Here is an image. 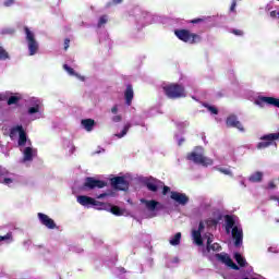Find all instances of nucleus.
Returning <instances> with one entry per match:
<instances>
[{"mask_svg": "<svg viewBox=\"0 0 279 279\" xmlns=\"http://www.w3.org/2000/svg\"><path fill=\"white\" fill-rule=\"evenodd\" d=\"M163 93L168 99H182L186 97V89L182 84L171 83L163 86Z\"/></svg>", "mask_w": 279, "mask_h": 279, "instance_id": "nucleus-1", "label": "nucleus"}, {"mask_svg": "<svg viewBox=\"0 0 279 279\" xmlns=\"http://www.w3.org/2000/svg\"><path fill=\"white\" fill-rule=\"evenodd\" d=\"M174 36H177L179 40H182V43H189L190 45L202 43V36L191 33L189 29H175Z\"/></svg>", "mask_w": 279, "mask_h": 279, "instance_id": "nucleus-2", "label": "nucleus"}, {"mask_svg": "<svg viewBox=\"0 0 279 279\" xmlns=\"http://www.w3.org/2000/svg\"><path fill=\"white\" fill-rule=\"evenodd\" d=\"M186 160H191L195 165H202V167H210L213 165V159L195 151L189 153Z\"/></svg>", "mask_w": 279, "mask_h": 279, "instance_id": "nucleus-3", "label": "nucleus"}, {"mask_svg": "<svg viewBox=\"0 0 279 279\" xmlns=\"http://www.w3.org/2000/svg\"><path fill=\"white\" fill-rule=\"evenodd\" d=\"M77 202L81 204V206H95L99 210H106L108 205L106 203H101L99 201H96L93 197L86 196V195H80L77 196Z\"/></svg>", "mask_w": 279, "mask_h": 279, "instance_id": "nucleus-4", "label": "nucleus"}, {"mask_svg": "<svg viewBox=\"0 0 279 279\" xmlns=\"http://www.w3.org/2000/svg\"><path fill=\"white\" fill-rule=\"evenodd\" d=\"M24 32L26 34V40L28 43V53L29 56H36L38 53V41L29 27L25 26Z\"/></svg>", "mask_w": 279, "mask_h": 279, "instance_id": "nucleus-5", "label": "nucleus"}, {"mask_svg": "<svg viewBox=\"0 0 279 279\" xmlns=\"http://www.w3.org/2000/svg\"><path fill=\"white\" fill-rule=\"evenodd\" d=\"M260 141L262 142L257 143V149H267V147H271V145H276V141H279V132L263 135L260 137Z\"/></svg>", "mask_w": 279, "mask_h": 279, "instance_id": "nucleus-6", "label": "nucleus"}, {"mask_svg": "<svg viewBox=\"0 0 279 279\" xmlns=\"http://www.w3.org/2000/svg\"><path fill=\"white\" fill-rule=\"evenodd\" d=\"M16 134H20L19 136V141H17V145L20 147H25L26 143H27V133H25V130L23 129L22 125H17L15 128H12L10 130V137L13 138L14 136H16Z\"/></svg>", "mask_w": 279, "mask_h": 279, "instance_id": "nucleus-7", "label": "nucleus"}, {"mask_svg": "<svg viewBox=\"0 0 279 279\" xmlns=\"http://www.w3.org/2000/svg\"><path fill=\"white\" fill-rule=\"evenodd\" d=\"M107 183L102 180H97L93 177H87L83 184V189H88V191H93L94 189H104Z\"/></svg>", "mask_w": 279, "mask_h": 279, "instance_id": "nucleus-8", "label": "nucleus"}, {"mask_svg": "<svg viewBox=\"0 0 279 279\" xmlns=\"http://www.w3.org/2000/svg\"><path fill=\"white\" fill-rule=\"evenodd\" d=\"M265 104H267V106H275V108H279V99L278 98L268 97V96H259L255 100V105L259 106V108H265Z\"/></svg>", "mask_w": 279, "mask_h": 279, "instance_id": "nucleus-9", "label": "nucleus"}, {"mask_svg": "<svg viewBox=\"0 0 279 279\" xmlns=\"http://www.w3.org/2000/svg\"><path fill=\"white\" fill-rule=\"evenodd\" d=\"M111 186H113L116 191H128L130 183L125 180V177H114L111 179Z\"/></svg>", "mask_w": 279, "mask_h": 279, "instance_id": "nucleus-10", "label": "nucleus"}, {"mask_svg": "<svg viewBox=\"0 0 279 279\" xmlns=\"http://www.w3.org/2000/svg\"><path fill=\"white\" fill-rule=\"evenodd\" d=\"M141 203L145 205L146 209H148L149 213H156V210H162V208H165V205L155 199L147 201L145 198H142Z\"/></svg>", "mask_w": 279, "mask_h": 279, "instance_id": "nucleus-11", "label": "nucleus"}, {"mask_svg": "<svg viewBox=\"0 0 279 279\" xmlns=\"http://www.w3.org/2000/svg\"><path fill=\"white\" fill-rule=\"evenodd\" d=\"M37 217L41 226H45L46 228H48V230H56V221L47 216V214L38 213Z\"/></svg>", "mask_w": 279, "mask_h": 279, "instance_id": "nucleus-12", "label": "nucleus"}, {"mask_svg": "<svg viewBox=\"0 0 279 279\" xmlns=\"http://www.w3.org/2000/svg\"><path fill=\"white\" fill-rule=\"evenodd\" d=\"M170 197L173 199V202L180 204V206H186L189 204V197L184 193L173 191L170 193Z\"/></svg>", "mask_w": 279, "mask_h": 279, "instance_id": "nucleus-13", "label": "nucleus"}, {"mask_svg": "<svg viewBox=\"0 0 279 279\" xmlns=\"http://www.w3.org/2000/svg\"><path fill=\"white\" fill-rule=\"evenodd\" d=\"M231 234L234 239L235 247H241L243 244V229H239V227H233Z\"/></svg>", "mask_w": 279, "mask_h": 279, "instance_id": "nucleus-14", "label": "nucleus"}, {"mask_svg": "<svg viewBox=\"0 0 279 279\" xmlns=\"http://www.w3.org/2000/svg\"><path fill=\"white\" fill-rule=\"evenodd\" d=\"M227 125L228 128H236V130H240V132H245L243 124L238 121L236 116H229L227 118Z\"/></svg>", "mask_w": 279, "mask_h": 279, "instance_id": "nucleus-15", "label": "nucleus"}, {"mask_svg": "<svg viewBox=\"0 0 279 279\" xmlns=\"http://www.w3.org/2000/svg\"><path fill=\"white\" fill-rule=\"evenodd\" d=\"M124 99L126 106H132V101L134 99V87L131 84L126 85V89L124 92Z\"/></svg>", "mask_w": 279, "mask_h": 279, "instance_id": "nucleus-16", "label": "nucleus"}, {"mask_svg": "<svg viewBox=\"0 0 279 279\" xmlns=\"http://www.w3.org/2000/svg\"><path fill=\"white\" fill-rule=\"evenodd\" d=\"M23 154H24L23 161L32 162V160H34V154H36V150H34V148L32 147H26Z\"/></svg>", "mask_w": 279, "mask_h": 279, "instance_id": "nucleus-17", "label": "nucleus"}, {"mask_svg": "<svg viewBox=\"0 0 279 279\" xmlns=\"http://www.w3.org/2000/svg\"><path fill=\"white\" fill-rule=\"evenodd\" d=\"M81 124L87 132H93V129L95 128V120L84 119L81 121Z\"/></svg>", "mask_w": 279, "mask_h": 279, "instance_id": "nucleus-18", "label": "nucleus"}, {"mask_svg": "<svg viewBox=\"0 0 279 279\" xmlns=\"http://www.w3.org/2000/svg\"><path fill=\"white\" fill-rule=\"evenodd\" d=\"M225 221H226V230L228 233H230V230H233L234 227V218L230 215L225 216Z\"/></svg>", "mask_w": 279, "mask_h": 279, "instance_id": "nucleus-19", "label": "nucleus"}, {"mask_svg": "<svg viewBox=\"0 0 279 279\" xmlns=\"http://www.w3.org/2000/svg\"><path fill=\"white\" fill-rule=\"evenodd\" d=\"M192 238L195 245L202 246L204 245V240L202 239V233L199 231H192Z\"/></svg>", "mask_w": 279, "mask_h": 279, "instance_id": "nucleus-20", "label": "nucleus"}, {"mask_svg": "<svg viewBox=\"0 0 279 279\" xmlns=\"http://www.w3.org/2000/svg\"><path fill=\"white\" fill-rule=\"evenodd\" d=\"M248 180L250 182H253V183L263 182V172L260 171L254 172L253 174L250 175Z\"/></svg>", "mask_w": 279, "mask_h": 279, "instance_id": "nucleus-21", "label": "nucleus"}, {"mask_svg": "<svg viewBox=\"0 0 279 279\" xmlns=\"http://www.w3.org/2000/svg\"><path fill=\"white\" fill-rule=\"evenodd\" d=\"M23 99V97H21V95L16 94L15 96H11L8 98V106H16V104H19L21 100Z\"/></svg>", "mask_w": 279, "mask_h": 279, "instance_id": "nucleus-22", "label": "nucleus"}, {"mask_svg": "<svg viewBox=\"0 0 279 279\" xmlns=\"http://www.w3.org/2000/svg\"><path fill=\"white\" fill-rule=\"evenodd\" d=\"M234 259L238 263V265H240V267H245L247 265V260H245V257H243L241 253H235Z\"/></svg>", "mask_w": 279, "mask_h": 279, "instance_id": "nucleus-23", "label": "nucleus"}, {"mask_svg": "<svg viewBox=\"0 0 279 279\" xmlns=\"http://www.w3.org/2000/svg\"><path fill=\"white\" fill-rule=\"evenodd\" d=\"M216 258L218 259V260H220V263H223L225 265H229V263L232 260V258H230L229 256H228V254H225V255H222V254H216Z\"/></svg>", "mask_w": 279, "mask_h": 279, "instance_id": "nucleus-24", "label": "nucleus"}, {"mask_svg": "<svg viewBox=\"0 0 279 279\" xmlns=\"http://www.w3.org/2000/svg\"><path fill=\"white\" fill-rule=\"evenodd\" d=\"M182 240V233L178 232L170 240V245H180V241Z\"/></svg>", "mask_w": 279, "mask_h": 279, "instance_id": "nucleus-25", "label": "nucleus"}, {"mask_svg": "<svg viewBox=\"0 0 279 279\" xmlns=\"http://www.w3.org/2000/svg\"><path fill=\"white\" fill-rule=\"evenodd\" d=\"M146 187L148 189V191H151V193L158 192V184H156L151 181L146 182Z\"/></svg>", "mask_w": 279, "mask_h": 279, "instance_id": "nucleus-26", "label": "nucleus"}, {"mask_svg": "<svg viewBox=\"0 0 279 279\" xmlns=\"http://www.w3.org/2000/svg\"><path fill=\"white\" fill-rule=\"evenodd\" d=\"M132 128V124H130V123H128L124 128H123V130L121 131V133L120 134H116V136L118 137V138H123V136H125V134H128V132H130V129Z\"/></svg>", "mask_w": 279, "mask_h": 279, "instance_id": "nucleus-27", "label": "nucleus"}, {"mask_svg": "<svg viewBox=\"0 0 279 279\" xmlns=\"http://www.w3.org/2000/svg\"><path fill=\"white\" fill-rule=\"evenodd\" d=\"M110 213H112V215H116V217H121V215H123V210H121L119 206H111Z\"/></svg>", "mask_w": 279, "mask_h": 279, "instance_id": "nucleus-28", "label": "nucleus"}, {"mask_svg": "<svg viewBox=\"0 0 279 279\" xmlns=\"http://www.w3.org/2000/svg\"><path fill=\"white\" fill-rule=\"evenodd\" d=\"M0 60H10V53L3 49V46H0Z\"/></svg>", "mask_w": 279, "mask_h": 279, "instance_id": "nucleus-29", "label": "nucleus"}, {"mask_svg": "<svg viewBox=\"0 0 279 279\" xmlns=\"http://www.w3.org/2000/svg\"><path fill=\"white\" fill-rule=\"evenodd\" d=\"M63 69L64 71H66V73H69V75H74L75 77H78V74L75 73V70L69 66V64H63Z\"/></svg>", "mask_w": 279, "mask_h": 279, "instance_id": "nucleus-30", "label": "nucleus"}, {"mask_svg": "<svg viewBox=\"0 0 279 279\" xmlns=\"http://www.w3.org/2000/svg\"><path fill=\"white\" fill-rule=\"evenodd\" d=\"M218 223H219V220H217L215 218H209L206 220V225L208 226V228L217 227Z\"/></svg>", "mask_w": 279, "mask_h": 279, "instance_id": "nucleus-31", "label": "nucleus"}, {"mask_svg": "<svg viewBox=\"0 0 279 279\" xmlns=\"http://www.w3.org/2000/svg\"><path fill=\"white\" fill-rule=\"evenodd\" d=\"M108 23V15H101L98 20L97 27H104Z\"/></svg>", "mask_w": 279, "mask_h": 279, "instance_id": "nucleus-32", "label": "nucleus"}, {"mask_svg": "<svg viewBox=\"0 0 279 279\" xmlns=\"http://www.w3.org/2000/svg\"><path fill=\"white\" fill-rule=\"evenodd\" d=\"M37 112H40V105L28 108V114H36Z\"/></svg>", "mask_w": 279, "mask_h": 279, "instance_id": "nucleus-33", "label": "nucleus"}, {"mask_svg": "<svg viewBox=\"0 0 279 279\" xmlns=\"http://www.w3.org/2000/svg\"><path fill=\"white\" fill-rule=\"evenodd\" d=\"M205 108H207V110L211 112V114H219V109H217L216 107H213L210 105H205Z\"/></svg>", "mask_w": 279, "mask_h": 279, "instance_id": "nucleus-34", "label": "nucleus"}, {"mask_svg": "<svg viewBox=\"0 0 279 279\" xmlns=\"http://www.w3.org/2000/svg\"><path fill=\"white\" fill-rule=\"evenodd\" d=\"M210 250H211L213 252H220L221 245H220L219 243H214V244H211V245L209 246V252H210Z\"/></svg>", "mask_w": 279, "mask_h": 279, "instance_id": "nucleus-35", "label": "nucleus"}, {"mask_svg": "<svg viewBox=\"0 0 279 279\" xmlns=\"http://www.w3.org/2000/svg\"><path fill=\"white\" fill-rule=\"evenodd\" d=\"M1 241H12V232L7 233L5 235H0V243Z\"/></svg>", "mask_w": 279, "mask_h": 279, "instance_id": "nucleus-36", "label": "nucleus"}, {"mask_svg": "<svg viewBox=\"0 0 279 279\" xmlns=\"http://www.w3.org/2000/svg\"><path fill=\"white\" fill-rule=\"evenodd\" d=\"M227 267H230L231 269H234V271H239V265H236L232 259L230 260L229 265Z\"/></svg>", "mask_w": 279, "mask_h": 279, "instance_id": "nucleus-37", "label": "nucleus"}, {"mask_svg": "<svg viewBox=\"0 0 279 279\" xmlns=\"http://www.w3.org/2000/svg\"><path fill=\"white\" fill-rule=\"evenodd\" d=\"M111 121H112L113 123H121V121H123V118H122L121 116H113V117L111 118Z\"/></svg>", "mask_w": 279, "mask_h": 279, "instance_id": "nucleus-38", "label": "nucleus"}, {"mask_svg": "<svg viewBox=\"0 0 279 279\" xmlns=\"http://www.w3.org/2000/svg\"><path fill=\"white\" fill-rule=\"evenodd\" d=\"M14 181L10 178H4L3 180H0V184H7L10 185L12 184Z\"/></svg>", "mask_w": 279, "mask_h": 279, "instance_id": "nucleus-39", "label": "nucleus"}, {"mask_svg": "<svg viewBox=\"0 0 279 279\" xmlns=\"http://www.w3.org/2000/svg\"><path fill=\"white\" fill-rule=\"evenodd\" d=\"M204 21L205 19L197 17V19L191 20L190 23H192L193 25H197V23H204Z\"/></svg>", "mask_w": 279, "mask_h": 279, "instance_id": "nucleus-40", "label": "nucleus"}, {"mask_svg": "<svg viewBox=\"0 0 279 279\" xmlns=\"http://www.w3.org/2000/svg\"><path fill=\"white\" fill-rule=\"evenodd\" d=\"M219 171H220V173H223L225 175H232V171H230L226 168H220Z\"/></svg>", "mask_w": 279, "mask_h": 279, "instance_id": "nucleus-41", "label": "nucleus"}, {"mask_svg": "<svg viewBox=\"0 0 279 279\" xmlns=\"http://www.w3.org/2000/svg\"><path fill=\"white\" fill-rule=\"evenodd\" d=\"M204 228H206V226L204 225V221H201L199 223H198V229L197 230H195L196 232H204Z\"/></svg>", "mask_w": 279, "mask_h": 279, "instance_id": "nucleus-42", "label": "nucleus"}, {"mask_svg": "<svg viewBox=\"0 0 279 279\" xmlns=\"http://www.w3.org/2000/svg\"><path fill=\"white\" fill-rule=\"evenodd\" d=\"M213 245V235L207 239V251L210 252V246Z\"/></svg>", "mask_w": 279, "mask_h": 279, "instance_id": "nucleus-43", "label": "nucleus"}, {"mask_svg": "<svg viewBox=\"0 0 279 279\" xmlns=\"http://www.w3.org/2000/svg\"><path fill=\"white\" fill-rule=\"evenodd\" d=\"M110 195H112V193H102L97 196V199H104V197H110Z\"/></svg>", "mask_w": 279, "mask_h": 279, "instance_id": "nucleus-44", "label": "nucleus"}, {"mask_svg": "<svg viewBox=\"0 0 279 279\" xmlns=\"http://www.w3.org/2000/svg\"><path fill=\"white\" fill-rule=\"evenodd\" d=\"M70 45H71V39L65 38V39H64V50H65V51H66V49H69Z\"/></svg>", "mask_w": 279, "mask_h": 279, "instance_id": "nucleus-45", "label": "nucleus"}, {"mask_svg": "<svg viewBox=\"0 0 279 279\" xmlns=\"http://www.w3.org/2000/svg\"><path fill=\"white\" fill-rule=\"evenodd\" d=\"M232 34H234V36H243V31H241V29H233Z\"/></svg>", "mask_w": 279, "mask_h": 279, "instance_id": "nucleus-46", "label": "nucleus"}, {"mask_svg": "<svg viewBox=\"0 0 279 279\" xmlns=\"http://www.w3.org/2000/svg\"><path fill=\"white\" fill-rule=\"evenodd\" d=\"M120 3H123V0H111L110 5H119Z\"/></svg>", "mask_w": 279, "mask_h": 279, "instance_id": "nucleus-47", "label": "nucleus"}, {"mask_svg": "<svg viewBox=\"0 0 279 279\" xmlns=\"http://www.w3.org/2000/svg\"><path fill=\"white\" fill-rule=\"evenodd\" d=\"M169 191H171V187L165 185L163 189H162V195H167V193H169Z\"/></svg>", "mask_w": 279, "mask_h": 279, "instance_id": "nucleus-48", "label": "nucleus"}, {"mask_svg": "<svg viewBox=\"0 0 279 279\" xmlns=\"http://www.w3.org/2000/svg\"><path fill=\"white\" fill-rule=\"evenodd\" d=\"M236 10V1H233L230 7V12H235Z\"/></svg>", "mask_w": 279, "mask_h": 279, "instance_id": "nucleus-49", "label": "nucleus"}, {"mask_svg": "<svg viewBox=\"0 0 279 279\" xmlns=\"http://www.w3.org/2000/svg\"><path fill=\"white\" fill-rule=\"evenodd\" d=\"M111 112L112 114H117L119 112V107L117 105H114L112 108H111Z\"/></svg>", "mask_w": 279, "mask_h": 279, "instance_id": "nucleus-50", "label": "nucleus"}, {"mask_svg": "<svg viewBox=\"0 0 279 279\" xmlns=\"http://www.w3.org/2000/svg\"><path fill=\"white\" fill-rule=\"evenodd\" d=\"M268 189H270V190L276 189V183L274 181H269Z\"/></svg>", "mask_w": 279, "mask_h": 279, "instance_id": "nucleus-51", "label": "nucleus"}, {"mask_svg": "<svg viewBox=\"0 0 279 279\" xmlns=\"http://www.w3.org/2000/svg\"><path fill=\"white\" fill-rule=\"evenodd\" d=\"M14 3V0H8L7 2H4V5H7V8H10V5H12Z\"/></svg>", "mask_w": 279, "mask_h": 279, "instance_id": "nucleus-52", "label": "nucleus"}, {"mask_svg": "<svg viewBox=\"0 0 279 279\" xmlns=\"http://www.w3.org/2000/svg\"><path fill=\"white\" fill-rule=\"evenodd\" d=\"M1 95V101H8V96L5 94H0Z\"/></svg>", "mask_w": 279, "mask_h": 279, "instance_id": "nucleus-53", "label": "nucleus"}, {"mask_svg": "<svg viewBox=\"0 0 279 279\" xmlns=\"http://www.w3.org/2000/svg\"><path fill=\"white\" fill-rule=\"evenodd\" d=\"M16 32L14 28H9L5 31L7 34H14Z\"/></svg>", "mask_w": 279, "mask_h": 279, "instance_id": "nucleus-54", "label": "nucleus"}, {"mask_svg": "<svg viewBox=\"0 0 279 279\" xmlns=\"http://www.w3.org/2000/svg\"><path fill=\"white\" fill-rule=\"evenodd\" d=\"M278 14V12H276V11H271L270 12V16L272 17V19H276V15Z\"/></svg>", "mask_w": 279, "mask_h": 279, "instance_id": "nucleus-55", "label": "nucleus"}, {"mask_svg": "<svg viewBox=\"0 0 279 279\" xmlns=\"http://www.w3.org/2000/svg\"><path fill=\"white\" fill-rule=\"evenodd\" d=\"M76 77H78V80H81V82H85V80H86V77H84V76H82V75H80V74H78V76H76Z\"/></svg>", "mask_w": 279, "mask_h": 279, "instance_id": "nucleus-56", "label": "nucleus"}, {"mask_svg": "<svg viewBox=\"0 0 279 279\" xmlns=\"http://www.w3.org/2000/svg\"><path fill=\"white\" fill-rule=\"evenodd\" d=\"M184 143V138L179 140V145H182Z\"/></svg>", "mask_w": 279, "mask_h": 279, "instance_id": "nucleus-57", "label": "nucleus"}, {"mask_svg": "<svg viewBox=\"0 0 279 279\" xmlns=\"http://www.w3.org/2000/svg\"><path fill=\"white\" fill-rule=\"evenodd\" d=\"M271 199H278V197H276V196H272V197H271Z\"/></svg>", "mask_w": 279, "mask_h": 279, "instance_id": "nucleus-58", "label": "nucleus"}, {"mask_svg": "<svg viewBox=\"0 0 279 279\" xmlns=\"http://www.w3.org/2000/svg\"><path fill=\"white\" fill-rule=\"evenodd\" d=\"M0 101H1V95H0Z\"/></svg>", "mask_w": 279, "mask_h": 279, "instance_id": "nucleus-59", "label": "nucleus"}, {"mask_svg": "<svg viewBox=\"0 0 279 279\" xmlns=\"http://www.w3.org/2000/svg\"><path fill=\"white\" fill-rule=\"evenodd\" d=\"M196 149H199V147H196Z\"/></svg>", "mask_w": 279, "mask_h": 279, "instance_id": "nucleus-60", "label": "nucleus"}]
</instances>
